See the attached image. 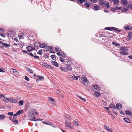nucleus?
Masks as SVG:
<instances>
[{
	"instance_id": "32",
	"label": "nucleus",
	"mask_w": 132,
	"mask_h": 132,
	"mask_svg": "<svg viewBox=\"0 0 132 132\" xmlns=\"http://www.w3.org/2000/svg\"><path fill=\"white\" fill-rule=\"evenodd\" d=\"M112 44L113 45L117 46H120V45L118 44V43H117L116 42H112Z\"/></svg>"
},
{
	"instance_id": "37",
	"label": "nucleus",
	"mask_w": 132,
	"mask_h": 132,
	"mask_svg": "<svg viewBox=\"0 0 132 132\" xmlns=\"http://www.w3.org/2000/svg\"><path fill=\"white\" fill-rule=\"evenodd\" d=\"M73 123L76 126H79V124H78V122L76 121H73Z\"/></svg>"
},
{
	"instance_id": "52",
	"label": "nucleus",
	"mask_w": 132,
	"mask_h": 132,
	"mask_svg": "<svg viewBox=\"0 0 132 132\" xmlns=\"http://www.w3.org/2000/svg\"><path fill=\"white\" fill-rule=\"evenodd\" d=\"M12 121L15 124L18 123V120H16L14 119L12 120Z\"/></svg>"
},
{
	"instance_id": "18",
	"label": "nucleus",
	"mask_w": 132,
	"mask_h": 132,
	"mask_svg": "<svg viewBox=\"0 0 132 132\" xmlns=\"http://www.w3.org/2000/svg\"><path fill=\"white\" fill-rule=\"evenodd\" d=\"M2 44L3 46L6 48L9 47L10 46V44L4 43H2Z\"/></svg>"
},
{
	"instance_id": "4",
	"label": "nucleus",
	"mask_w": 132,
	"mask_h": 132,
	"mask_svg": "<svg viewBox=\"0 0 132 132\" xmlns=\"http://www.w3.org/2000/svg\"><path fill=\"white\" fill-rule=\"evenodd\" d=\"M130 5V4H124L123 6V8L121 9V11L124 12L128 11Z\"/></svg>"
},
{
	"instance_id": "19",
	"label": "nucleus",
	"mask_w": 132,
	"mask_h": 132,
	"mask_svg": "<svg viewBox=\"0 0 132 132\" xmlns=\"http://www.w3.org/2000/svg\"><path fill=\"white\" fill-rule=\"evenodd\" d=\"M121 4L124 5V4H127L128 3L127 0H121Z\"/></svg>"
},
{
	"instance_id": "3",
	"label": "nucleus",
	"mask_w": 132,
	"mask_h": 132,
	"mask_svg": "<svg viewBox=\"0 0 132 132\" xmlns=\"http://www.w3.org/2000/svg\"><path fill=\"white\" fill-rule=\"evenodd\" d=\"M81 81L84 85L86 86H87L88 85V80L87 78L86 77H84L81 78Z\"/></svg>"
},
{
	"instance_id": "63",
	"label": "nucleus",
	"mask_w": 132,
	"mask_h": 132,
	"mask_svg": "<svg viewBox=\"0 0 132 132\" xmlns=\"http://www.w3.org/2000/svg\"><path fill=\"white\" fill-rule=\"evenodd\" d=\"M4 31V30L2 29L1 28H0V33L3 32Z\"/></svg>"
},
{
	"instance_id": "1",
	"label": "nucleus",
	"mask_w": 132,
	"mask_h": 132,
	"mask_svg": "<svg viewBox=\"0 0 132 132\" xmlns=\"http://www.w3.org/2000/svg\"><path fill=\"white\" fill-rule=\"evenodd\" d=\"M98 3L100 6H102V7H106L108 8L110 7L109 2H106L104 0H99Z\"/></svg>"
},
{
	"instance_id": "36",
	"label": "nucleus",
	"mask_w": 132,
	"mask_h": 132,
	"mask_svg": "<svg viewBox=\"0 0 132 132\" xmlns=\"http://www.w3.org/2000/svg\"><path fill=\"white\" fill-rule=\"evenodd\" d=\"M34 46L36 47H40V44L38 43H35L34 44Z\"/></svg>"
},
{
	"instance_id": "30",
	"label": "nucleus",
	"mask_w": 132,
	"mask_h": 132,
	"mask_svg": "<svg viewBox=\"0 0 132 132\" xmlns=\"http://www.w3.org/2000/svg\"><path fill=\"white\" fill-rule=\"evenodd\" d=\"M27 71L28 72H30V73H33V71L32 70V69L30 68H27Z\"/></svg>"
},
{
	"instance_id": "14",
	"label": "nucleus",
	"mask_w": 132,
	"mask_h": 132,
	"mask_svg": "<svg viewBox=\"0 0 132 132\" xmlns=\"http://www.w3.org/2000/svg\"><path fill=\"white\" fill-rule=\"evenodd\" d=\"M116 108L119 110H120L122 108V105L121 104L117 103L116 104Z\"/></svg>"
},
{
	"instance_id": "57",
	"label": "nucleus",
	"mask_w": 132,
	"mask_h": 132,
	"mask_svg": "<svg viewBox=\"0 0 132 132\" xmlns=\"http://www.w3.org/2000/svg\"><path fill=\"white\" fill-rule=\"evenodd\" d=\"M49 52L51 53H54L55 52L53 50L52 48H51L49 51Z\"/></svg>"
},
{
	"instance_id": "49",
	"label": "nucleus",
	"mask_w": 132,
	"mask_h": 132,
	"mask_svg": "<svg viewBox=\"0 0 132 132\" xmlns=\"http://www.w3.org/2000/svg\"><path fill=\"white\" fill-rule=\"evenodd\" d=\"M36 118V117H30L29 119L31 120L34 121Z\"/></svg>"
},
{
	"instance_id": "26",
	"label": "nucleus",
	"mask_w": 132,
	"mask_h": 132,
	"mask_svg": "<svg viewBox=\"0 0 132 132\" xmlns=\"http://www.w3.org/2000/svg\"><path fill=\"white\" fill-rule=\"evenodd\" d=\"M48 98L49 99H50L51 100V101L52 102V103H51V102H50V103L52 105L54 104L53 103H54L55 101L51 97H48Z\"/></svg>"
},
{
	"instance_id": "23",
	"label": "nucleus",
	"mask_w": 132,
	"mask_h": 132,
	"mask_svg": "<svg viewBox=\"0 0 132 132\" xmlns=\"http://www.w3.org/2000/svg\"><path fill=\"white\" fill-rule=\"evenodd\" d=\"M11 100L10 101H11V102L12 103H16L18 102V101H17V100L16 99H15L14 98H11Z\"/></svg>"
},
{
	"instance_id": "17",
	"label": "nucleus",
	"mask_w": 132,
	"mask_h": 132,
	"mask_svg": "<svg viewBox=\"0 0 132 132\" xmlns=\"http://www.w3.org/2000/svg\"><path fill=\"white\" fill-rule=\"evenodd\" d=\"M67 70H68L69 71H70L72 70V68L71 66L70 65H68L66 67Z\"/></svg>"
},
{
	"instance_id": "42",
	"label": "nucleus",
	"mask_w": 132,
	"mask_h": 132,
	"mask_svg": "<svg viewBox=\"0 0 132 132\" xmlns=\"http://www.w3.org/2000/svg\"><path fill=\"white\" fill-rule=\"evenodd\" d=\"M23 104V101L22 100L20 101L19 102V104L20 106H21Z\"/></svg>"
},
{
	"instance_id": "24",
	"label": "nucleus",
	"mask_w": 132,
	"mask_h": 132,
	"mask_svg": "<svg viewBox=\"0 0 132 132\" xmlns=\"http://www.w3.org/2000/svg\"><path fill=\"white\" fill-rule=\"evenodd\" d=\"M38 77H39V78L37 79V81L40 80H43L44 79V77L43 76H38Z\"/></svg>"
},
{
	"instance_id": "39",
	"label": "nucleus",
	"mask_w": 132,
	"mask_h": 132,
	"mask_svg": "<svg viewBox=\"0 0 132 132\" xmlns=\"http://www.w3.org/2000/svg\"><path fill=\"white\" fill-rule=\"evenodd\" d=\"M104 127L106 129H107V130H109L110 131H111V132H112V131L111 130H110V129H109V128H110L108 127L106 125H104Z\"/></svg>"
},
{
	"instance_id": "56",
	"label": "nucleus",
	"mask_w": 132,
	"mask_h": 132,
	"mask_svg": "<svg viewBox=\"0 0 132 132\" xmlns=\"http://www.w3.org/2000/svg\"><path fill=\"white\" fill-rule=\"evenodd\" d=\"M8 114L9 115L11 116H12L13 115V112H9L8 113Z\"/></svg>"
},
{
	"instance_id": "5",
	"label": "nucleus",
	"mask_w": 132,
	"mask_h": 132,
	"mask_svg": "<svg viewBox=\"0 0 132 132\" xmlns=\"http://www.w3.org/2000/svg\"><path fill=\"white\" fill-rule=\"evenodd\" d=\"M64 62H65V63L68 65L70 64L71 63L70 59L68 57H67L64 59Z\"/></svg>"
},
{
	"instance_id": "60",
	"label": "nucleus",
	"mask_w": 132,
	"mask_h": 132,
	"mask_svg": "<svg viewBox=\"0 0 132 132\" xmlns=\"http://www.w3.org/2000/svg\"><path fill=\"white\" fill-rule=\"evenodd\" d=\"M28 54L30 56L32 57H34V55L32 53H28Z\"/></svg>"
},
{
	"instance_id": "25",
	"label": "nucleus",
	"mask_w": 132,
	"mask_h": 132,
	"mask_svg": "<svg viewBox=\"0 0 132 132\" xmlns=\"http://www.w3.org/2000/svg\"><path fill=\"white\" fill-rule=\"evenodd\" d=\"M60 69L61 70L63 71L66 72L67 71L66 68L64 67H60Z\"/></svg>"
},
{
	"instance_id": "47",
	"label": "nucleus",
	"mask_w": 132,
	"mask_h": 132,
	"mask_svg": "<svg viewBox=\"0 0 132 132\" xmlns=\"http://www.w3.org/2000/svg\"><path fill=\"white\" fill-rule=\"evenodd\" d=\"M101 103L102 104H103L105 106L106 105V103L103 101H101Z\"/></svg>"
},
{
	"instance_id": "55",
	"label": "nucleus",
	"mask_w": 132,
	"mask_h": 132,
	"mask_svg": "<svg viewBox=\"0 0 132 132\" xmlns=\"http://www.w3.org/2000/svg\"><path fill=\"white\" fill-rule=\"evenodd\" d=\"M0 35L3 37H5L6 34H5L3 33H0Z\"/></svg>"
},
{
	"instance_id": "48",
	"label": "nucleus",
	"mask_w": 132,
	"mask_h": 132,
	"mask_svg": "<svg viewBox=\"0 0 132 132\" xmlns=\"http://www.w3.org/2000/svg\"><path fill=\"white\" fill-rule=\"evenodd\" d=\"M84 5L87 7H89L90 5L89 4H88L87 3H86L84 4Z\"/></svg>"
},
{
	"instance_id": "15",
	"label": "nucleus",
	"mask_w": 132,
	"mask_h": 132,
	"mask_svg": "<svg viewBox=\"0 0 132 132\" xmlns=\"http://www.w3.org/2000/svg\"><path fill=\"white\" fill-rule=\"evenodd\" d=\"M94 96L97 97H100L101 96V94L98 92H95L94 94Z\"/></svg>"
},
{
	"instance_id": "11",
	"label": "nucleus",
	"mask_w": 132,
	"mask_h": 132,
	"mask_svg": "<svg viewBox=\"0 0 132 132\" xmlns=\"http://www.w3.org/2000/svg\"><path fill=\"white\" fill-rule=\"evenodd\" d=\"M124 29L126 30H132V27L129 25H127L124 27Z\"/></svg>"
},
{
	"instance_id": "53",
	"label": "nucleus",
	"mask_w": 132,
	"mask_h": 132,
	"mask_svg": "<svg viewBox=\"0 0 132 132\" xmlns=\"http://www.w3.org/2000/svg\"><path fill=\"white\" fill-rule=\"evenodd\" d=\"M43 53L42 52V50H39L38 52V54H40L42 55Z\"/></svg>"
},
{
	"instance_id": "64",
	"label": "nucleus",
	"mask_w": 132,
	"mask_h": 132,
	"mask_svg": "<svg viewBox=\"0 0 132 132\" xmlns=\"http://www.w3.org/2000/svg\"><path fill=\"white\" fill-rule=\"evenodd\" d=\"M130 4V6H129V8L132 10V4H131V3L129 4Z\"/></svg>"
},
{
	"instance_id": "2",
	"label": "nucleus",
	"mask_w": 132,
	"mask_h": 132,
	"mask_svg": "<svg viewBox=\"0 0 132 132\" xmlns=\"http://www.w3.org/2000/svg\"><path fill=\"white\" fill-rule=\"evenodd\" d=\"M120 51L119 53L123 55H126L128 54V53L127 52L128 51V50L126 47H121L120 48Z\"/></svg>"
},
{
	"instance_id": "28",
	"label": "nucleus",
	"mask_w": 132,
	"mask_h": 132,
	"mask_svg": "<svg viewBox=\"0 0 132 132\" xmlns=\"http://www.w3.org/2000/svg\"><path fill=\"white\" fill-rule=\"evenodd\" d=\"M68 78L70 80L72 81L73 80L74 78L72 75H69L68 76Z\"/></svg>"
},
{
	"instance_id": "27",
	"label": "nucleus",
	"mask_w": 132,
	"mask_h": 132,
	"mask_svg": "<svg viewBox=\"0 0 132 132\" xmlns=\"http://www.w3.org/2000/svg\"><path fill=\"white\" fill-rule=\"evenodd\" d=\"M23 111L22 110H19L16 113L18 115H20L21 114H22L23 113Z\"/></svg>"
},
{
	"instance_id": "46",
	"label": "nucleus",
	"mask_w": 132,
	"mask_h": 132,
	"mask_svg": "<svg viewBox=\"0 0 132 132\" xmlns=\"http://www.w3.org/2000/svg\"><path fill=\"white\" fill-rule=\"evenodd\" d=\"M53 47L51 46H47L46 47V49H47L45 51H47V50L49 51L51 48H52Z\"/></svg>"
},
{
	"instance_id": "7",
	"label": "nucleus",
	"mask_w": 132,
	"mask_h": 132,
	"mask_svg": "<svg viewBox=\"0 0 132 132\" xmlns=\"http://www.w3.org/2000/svg\"><path fill=\"white\" fill-rule=\"evenodd\" d=\"M56 53L60 56H62V57L64 59L67 57L66 54L63 52H59Z\"/></svg>"
},
{
	"instance_id": "10",
	"label": "nucleus",
	"mask_w": 132,
	"mask_h": 132,
	"mask_svg": "<svg viewBox=\"0 0 132 132\" xmlns=\"http://www.w3.org/2000/svg\"><path fill=\"white\" fill-rule=\"evenodd\" d=\"M65 122L66 125L65 127H69L71 129L72 128V127L71 126V122H69L66 120H65Z\"/></svg>"
},
{
	"instance_id": "54",
	"label": "nucleus",
	"mask_w": 132,
	"mask_h": 132,
	"mask_svg": "<svg viewBox=\"0 0 132 132\" xmlns=\"http://www.w3.org/2000/svg\"><path fill=\"white\" fill-rule=\"evenodd\" d=\"M128 35L132 37V32H129L128 34Z\"/></svg>"
},
{
	"instance_id": "43",
	"label": "nucleus",
	"mask_w": 132,
	"mask_h": 132,
	"mask_svg": "<svg viewBox=\"0 0 132 132\" xmlns=\"http://www.w3.org/2000/svg\"><path fill=\"white\" fill-rule=\"evenodd\" d=\"M78 97L79 98H80L84 101L85 102L86 101V100L85 98L82 97L80 96H78Z\"/></svg>"
},
{
	"instance_id": "8",
	"label": "nucleus",
	"mask_w": 132,
	"mask_h": 132,
	"mask_svg": "<svg viewBox=\"0 0 132 132\" xmlns=\"http://www.w3.org/2000/svg\"><path fill=\"white\" fill-rule=\"evenodd\" d=\"M105 29L109 30H114L120 32V31L119 30L114 28L113 27H107L105 28Z\"/></svg>"
},
{
	"instance_id": "13",
	"label": "nucleus",
	"mask_w": 132,
	"mask_h": 132,
	"mask_svg": "<svg viewBox=\"0 0 132 132\" xmlns=\"http://www.w3.org/2000/svg\"><path fill=\"white\" fill-rule=\"evenodd\" d=\"M10 71L12 73H14L16 75H17L18 73L17 71L16 70L14 69H11Z\"/></svg>"
},
{
	"instance_id": "12",
	"label": "nucleus",
	"mask_w": 132,
	"mask_h": 132,
	"mask_svg": "<svg viewBox=\"0 0 132 132\" xmlns=\"http://www.w3.org/2000/svg\"><path fill=\"white\" fill-rule=\"evenodd\" d=\"M42 65L44 67L47 68H50L51 67L47 64V63L43 62L42 64Z\"/></svg>"
},
{
	"instance_id": "29",
	"label": "nucleus",
	"mask_w": 132,
	"mask_h": 132,
	"mask_svg": "<svg viewBox=\"0 0 132 132\" xmlns=\"http://www.w3.org/2000/svg\"><path fill=\"white\" fill-rule=\"evenodd\" d=\"M123 119L126 122L128 123H130V121L128 118H123Z\"/></svg>"
},
{
	"instance_id": "58",
	"label": "nucleus",
	"mask_w": 132,
	"mask_h": 132,
	"mask_svg": "<svg viewBox=\"0 0 132 132\" xmlns=\"http://www.w3.org/2000/svg\"><path fill=\"white\" fill-rule=\"evenodd\" d=\"M17 115H18V114H17V113H16V114H14V116H13V118H16V116H17Z\"/></svg>"
},
{
	"instance_id": "41",
	"label": "nucleus",
	"mask_w": 132,
	"mask_h": 132,
	"mask_svg": "<svg viewBox=\"0 0 132 132\" xmlns=\"http://www.w3.org/2000/svg\"><path fill=\"white\" fill-rule=\"evenodd\" d=\"M51 57L53 60H55L56 57L55 55H51Z\"/></svg>"
},
{
	"instance_id": "59",
	"label": "nucleus",
	"mask_w": 132,
	"mask_h": 132,
	"mask_svg": "<svg viewBox=\"0 0 132 132\" xmlns=\"http://www.w3.org/2000/svg\"><path fill=\"white\" fill-rule=\"evenodd\" d=\"M24 79L28 81L29 80V79L27 76H25Z\"/></svg>"
},
{
	"instance_id": "35",
	"label": "nucleus",
	"mask_w": 132,
	"mask_h": 132,
	"mask_svg": "<svg viewBox=\"0 0 132 132\" xmlns=\"http://www.w3.org/2000/svg\"><path fill=\"white\" fill-rule=\"evenodd\" d=\"M55 50H56V52H60L61 51V49L60 48H59L57 47H56L55 48Z\"/></svg>"
},
{
	"instance_id": "51",
	"label": "nucleus",
	"mask_w": 132,
	"mask_h": 132,
	"mask_svg": "<svg viewBox=\"0 0 132 132\" xmlns=\"http://www.w3.org/2000/svg\"><path fill=\"white\" fill-rule=\"evenodd\" d=\"M45 44H40V47L42 48H43L45 47Z\"/></svg>"
},
{
	"instance_id": "22",
	"label": "nucleus",
	"mask_w": 132,
	"mask_h": 132,
	"mask_svg": "<svg viewBox=\"0 0 132 132\" xmlns=\"http://www.w3.org/2000/svg\"><path fill=\"white\" fill-rule=\"evenodd\" d=\"M125 112L126 114L129 116H131V112L129 110H126Z\"/></svg>"
},
{
	"instance_id": "38",
	"label": "nucleus",
	"mask_w": 132,
	"mask_h": 132,
	"mask_svg": "<svg viewBox=\"0 0 132 132\" xmlns=\"http://www.w3.org/2000/svg\"><path fill=\"white\" fill-rule=\"evenodd\" d=\"M24 35V34L22 33L21 34H20L19 35V39H21L23 37Z\"/></svg>"
},
{
	"instance_id": "45",
	"label": "nucleus",
	"mask_w": 132,
	"mask_h": 132,
	"mask_svg": "<svg viewBox=\"0 0 132 132\" xmlns=\"http://www.w3.org/2000/svg\"><path fill=\"white\" fill-rule=\"evenodd\" d=\"M33 110L34 111L32 113V114L34 116H36L37 114V112L35 110L33 109Z\"/></svg>"
},
{
	"instance_id": "61",
	"label": "nucleus",
	"mask_w": 132,
	"mask_h": 132,
	"mask_svg": "<svg viewBox=\"0 0 132 132\" xmlns=\"http://www.w3.org/2000/svg\"><path fill=\"white\" fill-rule=\"evenodd\" d=\"M74 77V79L76 80H77L78 79V77L77 76H75V75H73Z\"/></svg>"
},
{
	"instance_id": "62",
	"label": "nucleus",
	"mask_w": 132,
	"mask_h": 132,
	"mask_svg": "<svg viewBox=\"0 0 132 132\" xmlns=\"http://www.w3.org/2000/svg\"><path fill=\"white\" fill-rule=\"evenodd\" d=\"M34 57L35 58L37 59H39V57L37 56H34Z\"/></svg>"
},
{
	"instance_id": "6",
	"label": "nucleus",
	"mask_w": 132,
	"mask_h": 132,
	"mask_svg": "<svg viewBox=\"0 0 132 132\" xmlns=\"http://www.w3.org/2000/svg\"><path fill=\"white\" fill-rule=\"evenodd\" d=\"M92 8L95 10H99L100 6L96 4H94L92 6Z\"/></svg>"
},
{
	"instance_id": "34",
	"label": "nucleus",
	"mask_w": 132,
	"mask_h": 132,
	"mask_svg": "<svg viewBox=\"0 0 132 132\" xmlns=\"http://www.w3.org/2000/svg\"><path fill=\"white\" fill-rule=\"evenodd\" d=\"M5 118V116L4 114H1L0 115V120L4 119Z\"/></svg>"
},
{
	"instance_id": "44",
	"label": "nucleus",
	"mask_w": 132,
	"mask_h": 132,
	"mask_svg": "<svg viewBox=\"0 0 132 132\" xmlns=\"http://www.w3.org/2000/svg\"><path fill=\"white\" fill-rule=\"evenodd\" d=\"M110 108H113V109H116V107L113 104H111V105H110Z\"/></svg>"
},
{
	"instance_id": "31",
	"label": "nucleus",
	"mask_w": 132,
	"mask_h": 132,
	"mask_svg": "<svg viewBox=\"0 0 132 132\" xmlns=\"http://www.w3.org/2000/svg\"><path fill=\"white\" fill-rule=\"evenodd\" d=\"M86 1V0H77V2L81 4L84 2H85Z\"/></svg>"
},
{
	"instance_id": "16",
	"label": "nucleus",
	"mask_w": 132,
	"mask_h": 132,
	"mask_svg": "<svg viewBox=\"0 0 132 132\" xmlns=\"http://www.w3.org/2000/svg\"><path fill=\"white\" fill-rule=\"evenodd\" d=\"M52 64L55 66V67H59V65L58 63L54 61H52L51 62Z\"/></svg>"
},
{
	"instance_id": "33",
	"label": "nucleus",
	"mask_w": 132,
	"mask_h": 132,
	"mask_svg": "<svg viewBox=\"0 0 132 132\" xmlns=\"http://www.w3.org/2000/svg\"><path fill=\"white\" fill-rule=\"evenodd\" d=\"M119 0H115L113 2V4L115 5H117L119 4Z\"/></svg>"
},
{
	"instance_id": "9",
	"label": "nucleus",
	"mask_w": 132,
	"mask_h": 132,
	"mask_svg": "<svg viewBox=\"0 0 132 132\" xmlns=\"http://www.w3.org/2000/svg\"><path fill=\"white\" fill-rule=\"evenodd\" d=\"M98 86L97 85H94L92 87V90L95 91H97L98 90Z\"/></svg>"
},
{
	"instance_id": "40",
	"label": "nucleus",
	"mask_w": 132,
	"mask_h": 132,
	"mask_svg": "<svg viewBox=\"0 0 132 132\" xmlns=\"http://www.w3.org/2000/svg\"><path fill=\"white\" fill-rule=\"evenodd\" d=\"M122 8L121 6L119 5H118V6H116L115 7V9L116 10H120Z\"/></svg>"
},
{
	"instance_id": "20",
	"label": "nucleus",
	"mask_w": 132,
	"mask_h": 132,
	"mask_svg": "<svg viewBox=\"0 0 132 132\" xmlns=\"http://www.w3.org/2000/svg\"><path fill=\"white\" fill-rule=\"evenodd\" d=\"M28 52H29L32 50V47L31 46H29L26 47Z\"/></svg>"
},
{
	"instance_id": "50",
	"label": "nucleus",
	"mask_w": 132,
	"mask_h": 132,
	"mask_svg": "<svg viewBox=\"0 0 132 132\" xmlns=\"http://www.w3.org/2000/svg\"><path fill=\"white\" fill-rule=\"evenodd\" d=\"M60 60L62 62H64V59L63 58L61 57L60 56Z\"/></svg>"
},
{
	"instance_id": "21",
	"label": "nucleus",
	"mask_w": 132,
	"mask_h": 132,
	"mask_svg": "<svg viewBox=\"0 0 132 132\" xmlns=\"http://www.w3.org/2000/svg\"><path fill=\"white\" fill-rule=\"evenodd\" d=\"M4 100L5 102H9V101H11V98H5Z\"/></svg>"
}]
</instances>
